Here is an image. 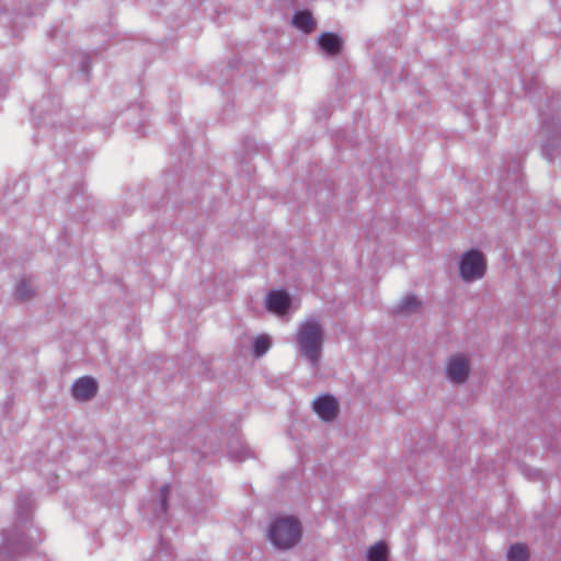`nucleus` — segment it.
Returning <instances> with one entry per match:
<instances>
[{"label": "nucleus", "mask_w": 561, "mask_h": 561, "mask_svg": "<svg viewBox=\"0 0 561 561\" xmlns=\"http://www.w3.org/2000/svg\"><path fill=\"white\" fill-rule=\"evenodd\" d=\"M15 295L21 300L28 299L32 296L31 285L25 280L20 282L16 286Z\"/></svg>", "instance_id": "4468645a"}, {"label": "nucleus", "mask_w": 561, "mask_h": 561, "mask_svg": "<svg viewBox=\"0 0 561 561\" xmlns=\"http://www.w3.org/2000/svg\"><path fill=\"white\" fill-rule=\"evenodd\" d=\"M388 550L385 543L379 542L368 551V561H387Z\"/></svg>", "instance_id": "9b49d317"}, {"label": "nucleus", "mask_w": 561, "mask_h": 561, "mask_svg": "<svg viewBox=\"0 0 561 561\" xmlns=\"http://www.w3.org/2000/svg\"><path fill=\"white\" fill-rule=\"evenodd\" d=\"M301 526L297 518L283 516L275 518L268 528V539L278 549H289L299 542Z\"/></svg>", "instance_id": "f257e3e1"}, {"label": "nucleus", "mask_w": 561, "mask_h": 561, "mask_svg": "<svg viewBox=\"0 0 561 561\" xmlns=\"http://www.w3.org/2000/svg\"><path fill=\"white\" fill-rule=\"evenodd\" d=\"M271 346V339L267 335H260L254 340L253 350L256 356H262Z\"/></svg>", "instance_id": "ddd939ff"}, {"label": "nucleus", "mask_w": 561, "mask_h": 561, "mask_svg": "<svg viewBox=\"0 0 561 561\" xmlns=\"http://www.w3.org/2000/svg\"><path fill=\"white\" fill-rule=\"evenodd\" d=\"M170 492V486L168 484L163 485L161 488V508L163 513H167L168 506H167V500Z\"/></svg>", "instance_id": "2eb2a0df"}, {"label": "nucleus", "mask_w": 561, "mask_h": 561, "mask_svg": "<svg viewBox=\"0 0 561 561\" xmlns=\"http://www.w3.org/2000/svg\"><path fill=\"white\" fill-rule=\"evenodd\" d=\"M508 561H527L528 550L525 545L516 543L513 545L507 552Z\"/></svg>", "instance_id": "9d476101"}, {"label": "nucleus", "mask_w": 561, "mask_h": 561, "mask_svg": "<svg viewBox=\"0 0 561 561\" xmlns=\"http://www.w3.org/2000/svg\"><path fill=\"white\" fill-rule=\"evenodd\" d=\"M318 44L325 54L331 56L339 55L342 49L341 38L336 34L330 32L320 34L318 37Z\"/></svg>", "instance_id": "6e6552de"}, {"label": "nucleus", "mask_w": 561, "mask_h": 561, "mask_svg": "<svg viewBox=\"0 0 561 561\" xmlns=\"http://www.w3.org/2000/svg\"><path fill=\"white\" fill-rule=\"evenodd\" d=\"M293 24L304 33H311L316 28V21L309 11H298L293 16Z\"/></svg>", "instance_id": "1a4fd4ad"}, {"label": "nucleus", "mask_w": 561, "mask_h": 561, "mask_svg": "<svg viewBox=\"0 0 561 561\" xmlns=\"http://www.w3.org/2000/svg\"><path fill=\"white\" fill-rule=\"evenodd\" d=\"M290 306V298L286 291L273 290L267 295L266 307L279 316L285 314Z\"/></svg>", "instance_id": "423d86ee"}, {"label": "nucleus", "mask_w": 561, "mask_h": 561, "mask_svg": "<svg viewBox=\"0 0 561 561\" xmlns=\"http://www.w3.org/2000/svg\"><path fill=\"white\" fill-rule=\"evenodd\" d=\"M313 411L323 421H332L339 413V403L333 396L325 394L313 401Z\"/></svg>", "instance_id": "39448f33"}, {"label": "nucleus", "mask_w": 561, "mask_h": 561, "mask_svg": "<svg viewBox=\"0 0 561 561\" xmlns=\"http://www.w3.org/2000/svg\"><path fill=\"white\" fill-rule=\"evenodd\" d=\"M420 306H421V302L419 301V299L413 295H409L403 298V300L401 301V304L398 307V311L399 312H411V311L417 309Z\"/></svg>", "instance_id": "f8f14e48"}, {"label": "nucleus", "mask_w": 561, "mask_h": 561, "mask_svg": "<svg viewBox=\"0 0 561 561\" xmlns=\"http://www.w3.org/2000/svg\"><path fill=\"white\" fill-rule=\"evenodd\" d=\"M470 371V365L468 359L462 355H456L451 357L447 365V376L456 383L463 382Z\"/></svg>", "instance_id": "20e7f679"}, {"label": "nucleus", "mask_w": 561, "mask_h": 561, "mask_svg": "<svg viewBox=\"0 0 561 561\" xmlns=\"http://www.w3.org/2000/svg\"><path fill=\"white\" fill-rule=\"evenodd\" d=\"M485 260L481 252L471 250L462 255L460 261V275L465 280L481 278L485 272Z\"/></svg>", "instance_id": "7ed1b4c3"}, {"label": "nucleus", "mask_w": 561, "mask_h": 561, "mask_svg": "<svg viewBox=\"0 0 561 561\" xmlns=\"http://www.w3.org/2000/svg\"><path fill=\"white\" fill-rule=\"evenodd\" d=\"M98 390L96 381L91 377L79 378L72 386V396L80 401L91 399Z\"/></svg>", "instance_id": "0eeeda50"}, {"label": "nucleus", "mask_w": 561, "mask_h": 561, "mask_svg": "<svg viewBox=\"0 0 561 561\" xmlns=\"http://www.w3.org/2000/svg\"><path fill=\"white\" fill-rule=\"evenodd\" d=\"M297 343L305 357L314 366L319 364L323 344V329L313 320L304 322L297 333Z\"/></svg>", "instance_id": "f03ea898"}]
</instances>
